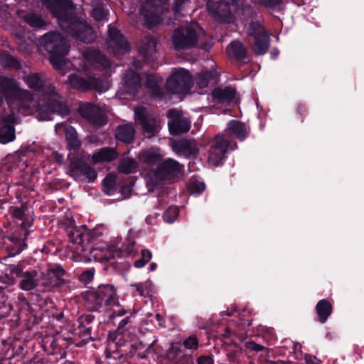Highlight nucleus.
I'll return each instance as SVG.
<instances>
[{
	"mask_svg": "<svg viewBox=\"0 0 364 364\" xmlns=\"http://www.w3.org/2000/svg\"><path fill=\"white\" fill-rule=\"evenodd\" d=\"M43 4L57 18L60 27L75 38L92 43L96 35L90 26L73 16V9L67 0H42Z\"/></svg>",
	"mask_w": 364,
	"mask_h": 364,
	"instance_id": "f257e3e1",
	"label": "nucleus"
},
{
	"mask_svg": "<svg viewBox=\"0 0 364 364\" xmlns=\"http://www.w3.org/2000/svg\"><path fill=\"white\" fill-rule=\"evenodd\" d=\"M23 80L31 89L41 91L44 100L48 102V105H38L36 107L37 117L39 120H50L54 113L60 115L68 114V109L59 100L55 88L46 82V77L43 75L31 73L24 76Z\"/></svg>",
	"mask_w": 364,
	"mask_h": 364,
	"instance_id": "f03ea898",
	"label": "nucleus"
},
{
	"mask_svg": "<svg viewBox=\"0 0 364 364\" xmlns=\"http://www.w3.org/2000/svg\"><path fill=\"white\" fill-rule=\"evenodd\" d=\"M87 302L93 310L104 306L110 320L126 314V310L119 304L115 288L110 284L100 285L97 289L88 292Z\"/></svg>",
	"mask_w": 364,
	"mask_h": 364,
	"instance_id": "7ed1b4c3",
	"label": "nucleus"
},
{
	"mask_svg": "<svg viewBox=\"0 0 364 364\" xmlns=\"http://www.w3.org/2000/svg\"><path fill=\"white\" fill-rule=\"evenodd\" d=\"M43 48L50 53V62L56 70L65 65L64 57L68 53L70 46L67 41L57 32L45 34L41 40Z\"/></svg>",
	"mask_w": 364,
	"mask_h": 364,
	"instance_id": "20e7f679",
	"label": "nucleus"
},
{
	"mask_svg": "<svg viewBox=\"0 0 364 364\" xmlns=\"http://www.w3.org/2000/svg\"><path fill=\"white\" fill-rule=\"evenodd\" d=\"M204 40V31L196 22L186 28L177 29L172 36L174 48L177 50L188 49L199 43L202 46Z\"/></svg>",
	"mask_w": 364,
	"mask_h": 364,
	"instance_id": "39448f33",
	"label": "nucleus"
},
{
	"mask_svg": "<svg viewBox=\"0 0 364 364\" xmlns=\"http://www.w3.org/2000/svg\"><path fill=\"white\" fill-rule=\"evenodd\" d=\"M166 0H141L140 16L143 18V23L151 27L162 21L159 14L161 7L165 4Z\"/></svg>",
	"mask_w": 364,
	"mask_h": 364,
	"instance_id": "423d86ee",
	"label": "nucleus"
},
{
	"mask_svg": "<svg viewBox=\"0 0 364 364\" xmlns=\"http://www.w3.org/2000/svg\"><path fill=\"white\" fill-rule=\"evenodd\" d=\"M193 85L190 73L183 68L175 70L166 82L167 89L174 94L188 92Z\"/></svg>",
	"mask_w": 364,
	"mask_h": 364,
	"instance_id": "0eeeda50",
	"label": "nucleus"
},
{
	"mask_svg": "<svg viewBox=\"0 0 364 364\" xmlns=\"http://www.w3.org/2000/svg\"><path fill=\"white\" fill-rule=\"evenodd\" d=\"M183 166L176 160L167 159L160 163L159 166L154 173V178H150L147 184L153 189L158 185V181L171 179L178 174Z\"/></svg>",
	"mask_w": 364,
	"mask_h": 364,
	"instance_id": "6e6552de",
	"label": "nucleus"
},
{
	"mask_svg": "<svg viewBox=\"0 0 364 364\" xmlns=\"http://www.w3.org/2000/svg\"><path fill=\"white\" fill-rule=\"evenodd\" d=\"M11 92L16 93L21 101L23 108L30 109L34 107L32 94L26 90H21L16 80L11 78L0 77V93Z\"/></svg>",
	"mask_w": 364,
	"mask_h": 364,
	"instance_id": "1a4fd4ad",
	"label": "nucleus"
},
{
	"mask_svg": "<svg viewBox=\"0 0 364 364\" xmlns=\"http://www.w3.org/2000/svg\"><path fill=\"white\" fill-rule=\"evenodd\" d=\"M230 142L223 135H217L210 141L208 162L214 166L222 163L226 152L232 150Z\"/></svg>",
	"mask_w": 364,
	"mask_h": 364,
	"instance_id": "9d476101",
	"label": "nucleus"
},
{
	"mask_svg": "<svg viewBox=\"0 0 364 364\" xmlns=\"http://www.w3.org/2000/svg\"><path fill=\"white\" fill-rule=\"evenodd\" d=\"M68 174L76 181L87 179L89 183L93 182L97 177L95 169L84 161L72 159L69 164Z\"/></svg>",
	"mask_w": 364,
	"mask_h": 364,
	"instance_id": "9b49d317",
	"label": "nucleus"
},
{
	"mask_svg": "<svg viewBox=\"0 0 364 364\" xmlns=\"http://www.w3.org/2000/svg\"><path fill=\"white\" fill-rule=\"evenodd\" d=\"M65 272L60 265L50 267L46 272L41 276V285L43 291H52L55 288L59 287L65 283L63 277Z\"/></svg>",
	"mask_w": 364,
	"mask_h": 364,
	"instance_id": "f8f14e48",
	"label": "nucleus"
},
{
	"mask_svg": "<svg viewBox=\"0 0 364 364\" xmlns=\"http://www.w3.org/2000/svg\"><path fill=\"white\" fill-rule=\"evenodd\" d=\"M237 0H223L208 4V10L218 21L229 22L231 14L236 9Z\"/></svg>",
	"mask_w": 364,
	"mask_h": 364,
	"instance_id": "ddd939ff",
	"label": "nucleus"
},
{
	"mask_svg": "<svg viewBox=\"0 0 364 364\" xmlns=\"http://www.w3.org/2000/svg\"><path fill=\"white\" fill-rule=\"evenodd\" d=\"M69 82L73 88L80 90L95 89L100 92H105L109 89L107 82L91 77L85 79L77 74L70 75Z\"/></svg>",
	"mask_w": 364,
	"mask_h": 364,
	"instance_id": "4468645a",
	"label": "nucleus"
},
{
	"mask_svg": "<svg viewBox=\"0 0 364 364\" xmlns=\"http://www.w3.org/2000/svg\"><path fill=\"white\" fill-rule=\"evenodd\" d=\"M134 114L135 120L145 132L154 135L159 131V121L149 114L146 108L137 107L134 110Z\"/></svg>",
	"mask_w": 364,
	"mask_h": 364,
	"instance_id": "2eb2a0df",
	"label": "nucleus"
},
{
	"mask_svg": "<svg viewBox=\"0 0 364 364\" xmlns=\"http://www.w3.org/2000/svg\"><path fill=\"white\" fill-rule=\"evenodd\" d=\"M108 33L107 48L114 54H124L130 50L128 42L117 28H109Z\"/></svg>",
	"mask_w": 364,
	"mask_h": 364,
	"instance_id": "dca6fc26",
	"label": "nucleus"
},
{
	"mask_svg": "<svg viewBox=\"0 0 364 364\" xmlns=\"http://www.w3.org/2000/svg\"><path fill=\"white\" fill-rule=\"evenodd\" d=\"M174 151L188 157H195L199 151L198 144L194 140L181 139L172 142Z\"/></svg>",
	"mask_w": 364,
	"mask_h": 364,
	"instance_id": "f3484780",
	"label": "nucleus"
},
{
	"mask_svg": "<svg viewBox=\"0 0 364 364\" xmlns=\"http://www.w3.org/2000/svg\"><path fill=\"white\" fill-rule=\"evenodd\" d=\"M83 109L84 117L94 124L101 127L106 123L105 114L98 107L87 105Z\"/></svg>",
	"mask_w": 364,
	"mask_h": 364,
	"instance_id": "a211bd4d",
	"label": "nucleus"
},
{
	"mask_svg": "<svg viewBox=\"0 0 364 364\" xmlns=\"http://www.w3.org/2000/svg\"><path fill=\"white\" fill-rule=\"evenodd\" d=\"M39 277L37 271L32 269L23 272L21 275L20 288L23 291H31L38 284Z\"/></svg>",
	"mask_w": 364,
	"mask_h": 364,
	"instance_id": "6ab92c4d",
	"label": "nucleus"
},
{
	"mask_svg": "<svg viewBox=\"0 0 364 364\" xmlns=\"http://www.w3.org/2000/svg\"><path fill=\"white\" fill-rule=\"evenodd\" d=\"M117 153L113 148H102L92 156V161L94 164L110 162L117 157Z\"/></svg>",
	"mask_w": 364,
	"mask_h": 364,
	"instance_id": "aec40b11",
	"label": "nucleus"
},
{
	"mask_svg": "<svg viewBox=\"0 0 364 364\" xmlns=\"http://www.w3.org/2000/svg\"><path fill=\"white\" fill-rule=\"evenodd\" d=\"M122 255V252L115 250V247L112 246L106 250L92 249L90 250V257L96 261H107L114 257H119Z\"/></svg>",
	"mask_w": 364,
	"mask_h": 364,
	"instance_id": "412c9836",
	"label": "nucleus"
},
{
	"mask_svg": "<svg viewBox=\"0 0 364 364\" xmlns=\"http://www.w3.org/2000/svg\"><path fill=\"white\" fill-rule=\"evenodd\" d=\"M141 86L139 75L135 72L129 71L124 76V90L127 92L134 94Z\"/></svg>",
	"mask_w": 364,
	"mask_h": 364,
	"instance_id": "4be33fe9",
	"label": "nucleus"
},
{
	"mask_svg": "<svg viewBox=\"0 0 364 364\" xmlns=\"http://www.w3.org/2000/svg\"><path fill=\"white\" fill-rule=\"evenodd\" d=\"M168 125L170 132L173 135L187 132L190 129V122L183 117L169 120Z\"/></svg>",
	"mask_w": 364,
	"mask_h": 364,
	"instance_id": "5701e85b",
	"label": "nucleus"
},
{
	"mask_svg": "<svg viewBox=\"0 0 364 364\" xmlns=\"http://www.w3.org/2000/svg\"><path fill=\"white\" fill-rule=\"evenodd\" d=\"M138 156L139 160L150 166L157 164L161 160V154L154 149L141 151Z\"/></svg>",
	"mask_w": 364,
	"mask_h": 364,
	"instance_id": "b1692460",
	"label": "nucleus"
},
{
	"mask_svg": "<svg viewBox=\"0 0 364 364\" xmlns=\"http://www.w3.org/2000/svg\"><path fill=\"white\" fill-rule=\"evenodd\" d=\"M156 50V42L150 36L144 38L139 46V52L145 58L151 57Z\"/></svg>",
	"mask_w": 364,
	"mask_h": 364,
	"instance_id": "393cba45",
	"label": "nucleus"
},
{
	"mask_svg": "<svg viewBox=\"0 0 364 364\" xmlns=\"http://www.w3.org/2000/svg\"><path fill=\"white\" fill-rule=\"evenodd\" d=\"M212 96L215 100L220 102H228L234 99L235 91L231 87L218 88L213 91Z\"/></svg>",
	"mask_w": 364,
	"mask_h": 364,
	"instance_id": "a878e982",
	"label": "nucleus"
},
{
	"mask_svg": "<svg viewBox=\"0 0 364 364\" xmlns=\"http://www.w3.org/2000/svg\"><path fill=\"white\" fill-rule=\"evenodd\" d=\"M134 133L135 130L132 125L124 124L117 127L115 135L117 139L129 143L133 139Z\"/></svg>",
	"mask_w": 364,
	"mask_h": 364,
	"instance_id": "bb28decb",
	"label": "nucleus"
},
{
	"mask_svg": "<svg viewBox=\"0 0 364 364\" xmlns=\"http://www.w3.org/2000/svg\"><path fill=\"white\" fill-rule=\"evenodd\" d=\"M319 321L324 323L332 312V306L326 299L320 300L316 306Z\"/></svg>",
	"mask_w": 364,
	"mask_h": 364,
	"instance_id": "cd10ccee",
	"label": "nucleus"
},
{
	"mask_svg": "<svg viewBox=\"0 0 364 364\" xmlns=\"http://www.w3.org/2000/svg\"><path fill=\"white\" fill-rule=\"evenodd\" d=\"M255 43L252 46V50L257 55H263L269 49V39L267 34H264L260 36H256L254 38Z\"/></svg>",
	"mask_w": 364,
	"mask_h": 364,
	"instance_id": "c85d7f7f",
	"label": "nucleus"
},
{
	"mask_svg": "<svg viewBox=\"0 0 364 364\" xmlns=\"http://www.w3.org/2000/svg\"><path fill=\"white\" fill-rule=\"evenodd\" d=\"M26 234H27V232L26 230L24 229L23 230V237H21V235H18V234L16 233H14L9 238H10V240L11 241V242L13 243V245H12V247H11V251H12L11 252V254L12 255H15L16 254H19L20 252H21L23 251V250L26 247V243H25V239H26Z\"/></svg>",
	"mask_w": 364,
	"mask_h": 364,
	"instance_id": "c756f323",
	"label": "nucleus"
},
{
	"mask_svg": "<svg viewBox=\"0 0 364 364\" xmlns=\"http://www.w3.org/2000/svg\"><path fill=\"white\" fill-rule=\"evenodd\" d=\"M138 164L136 161L131 158H124L122 159L117 166V170L120 173L129 174L136 172Z\"/></svg>",
	"mask_w": 364,
	"mask_h": 364,
	"instance_id": "7c9ffc66",
	"label": "nucleus"
},
{
	"mask_svg": "<svg viewBox=\"0 0 364 364\" xmlns=\"http://www.w3.org/2000/svg\"><path fill=\"white\" fill-rule=\"evenodd\" d=\"M226 132H230V133L235 134L242 140H243L247 134V131L245 124L235 120L229 122Z\"/></svg>",
	"mask_w": 364,
	"mask_h": 364,
	"instance_id": "2f4dec72",
	"label": "nucleus"
},
{
	"mask_svg": "<svg viewBox=\"0 0 364 364\" xmlns=\"http://www.w3.org/2000/svg\"><path fill=\"white\" fill-rule=\"evenodd\" d=\"M228 52L237 59L242 60L246 58V49L239 41H234L228 47Z\"/></svg>",
	"mask_w": 364,
	"mask_h": 364,
	"instance_id": "473e14b6",
	"label": "nucleus"
},
{
	"mask_svg": "<svg viewBox=\"0 0 364 364\" xmlns=\"http://www.w3.org/2000/svg\"><path fill=\"white\" fill-rule=\"evenodd\" d=\"M215 77V72L213 70L201 72L198 74L196 78V85L199 88L206 87Z\"/></svg>",
	"mask_w": 364,
	"mask_h": 364,
	"instance_id": "72a5a7b5",
	"label": "nucleus"
},
{
	"mask_svg": "<svg viewBox=\"0 0 364 364\" xmlns=\"http://www.w3.org/2000/svg\"><path fill=\"white\" fill-rule=\"evenodd\" d=\"M65 138L69 149H76L80 146L76 131L73 127H69L65 129Z\"/></svg>",
	"mask_w": 364,
	"mask_h": 364,
	"instance_id": "f704fd0d",
	"label": "nucleus"
},
{
	"mask_svg": "<svg viewBox=\"0 0 364 364\" xmlns=\"http://www.w3.org/2000/svg\"><path fill=\"white\" fill-rule=\"evenodd\" d=\"M92 57H90L86 53L85 57L90 61H93L95 63L100 64L103 68H109L111 66V62L107 59L103 54L98 51H94L92 53Z\"/></svg>",
	"mask_w": 364,
	"mask_h": 364,
	"instance_id": "c9c22d12",
	"label": "nucleus"
},
{
	"mask_svg": "<svg viewBox=\"0 0 364 364\" xmlns=\"http://www.w3.org/2000/svg\"><path fill=\"white\" fill-rule=\"evenodd\" d=\"M14 129L11 125L3 126L0 129V142L6 144L14 139Z\"/></svg>",
	"mask_w": 364,
	"mask_h": 364,
	"instance_id": "e433bc0d",
	"label": "nucleus"
},
{
	"mask_svg": "<svg viewBox=\"0 0 364 364\" xmlns=\"http://www.w3.org/2000/svg\"><path fill=\"white\" fill-rule=\"evenodd\" d=\"M24 21L31 26L34 28H42L45 26V21L43 19L35 14H28L23 16Z\"/></svg>",
	"mask_w": 364,
	"mask_h": 364,
	"instance_id": "4c0bfd02",
	"label": "nucleus"
},
{
	"mask_svg": "<svg viewBox=\"0 0 364 364\" xmlns=\"http://www.w3.org/2000/svg\"><path fill=\"white\" fill-rule=\"evenodd\" d=\"M159 79L153 75H149L147 76L146 80V86L151 89L152 91V93L155 96H158L161 94V91L159 88L158 83H159Z\"/></svg>",
	"mask_w": 364,
	"mask_h": 364,
	"instance_id": "58836bf2",
	"label": "nucleus"
},
{
	"mask_svg": "<svg viewBox=\"0 0 364 364\" xmlns=\"http://www.w3.org/2000/svg\"><path fill=\"white\" fill-rule=\"evenodd\" d=\"M266 31L264 27L258 22H252L250 23L247 28V34L249 36L256 38V36H260L266 34Z\"/></svg>",
	"mask_w": 364,
	"mask_h": 364,
	"instance_id": "ea45409f",
	"label": "nucleus"
},
{
	"mask_svg": "<svg viewBox=\"0 0 364 364\" xmlns=\"http://www.w3.org/2000/svg\"><path fill=\"white\" fill-rule=\"evenodd\" d=\"M258 4L269 8L272 11L282 10L283 4L281 0H256Z\"/></svg>",
	"mask_w": 364,
	"mask_h": 364,
	"instance_id": "a19ab883",
	"label": "nucleus"
},
{
	"mask_svg": "<svg viewBox=\"0 0 364 364\" xmlns=\"http://www.w3.org/2000/svg\"><path fill=\"white\" fill-rule=\"evenodd\" d=\"M117 176L114 173L107 175L103 181L105 192L109 194L110 191L114 188L116 184Z\"/></svg>",
	"mask_w": 364,
	"mask_h": 364,
	"instance_id": "79ce46f5",
	"label": "nucleus"
},
{
	"mask_svg": "<svg viewBox=\"0 0 364 364\" xmlns=\"http://www.w3.org/2000/svg\"><path fill=\"white\" fill-rule=\"evenodd\" d=\"M179 210L177 207L172 206L168 208L163 215L164 220L167 223H173L178 216Z\"/></svg>",
	"mask_w": 364,
	"mask_h": 364,
	"instance_id": "37998d69",
	"label": "nucleus"
},
{
	"mask_svg": "<svg viewBox=\"0 0 364 364\" xmlns=\"http://www.w3.org/2000/svg\"><path fill=\"white\" fill-rule=\"evenodd\" d=\"M70 241L76 245H80L84 240V233L79 229L74 228L69 233Z\"/></svg>",
	"mask_w": 364,
	"mask_h": 364,
	"instance_id": "c03bdc74",
	"label": "nucleus"
},
{
	"mask_svg": "<svg viewBox=\"0 0 364 364\" xmlns=\"http://www.w3.org/2000/svg\"><path fill=\"white\" fill-rule=\"evenodd\" d=\"M189 4V0H174L173 4V11L176 14H178L184 11Z\"/></svg>",
	"mask_w": 364,
	"mask_h": 364,
	"instance_id": "a18cd8bd",
	"label": "nucleus"
},
{
	"mask_svg": "<svg viewBox=\"0 0 364 364\" xmlns=\"http://www.w3.org/2000/svg\"><path fill=\"white\" fill-rule=\"evenodd\" d=\"M183 346L187 349L195 350L198 348V341L195 336H189L184 341Z\"/></svg>",
	"mask_w": 364,
	"mask_h": 364,
	"instance_id": "49530a36",
	"label": "nucleus"
},
{
	"mask_svg": "<svg viewBox=\"0 0 364 364\" xmlns=\"http://www.w3.org/2000/svg\"><path fill=\"white\" fill-rule=\"evenodd\" d=\"M92 16L96 21H102L106 18L107 13L101 7H96L92 11Z\"/></svg>",
	"mask_w": 364,
	"mask_h": 364,
	"instance_id": "de8ad7c7",
	"label": "nucleus"
},
{
	"mask_svg": "<svg viewBox=\"0 0 364 364\" xmlns=\"http://www.w3.org/2000/svg\"><path fill=\"white\" fill-rule=\"evenodd\" d=\"M93 277H94V272L90 269V270H87V271H85L84 272H82L80 275L79 279L82 282H83L85 284H87L92 280Z\"/></svg>",
	"mask_w": 364,
	"mask_h": 364,
	"instance_id": "09e8293b",
	"label": "nucleus"
},
{
	"mask_svg": "<svg viewBox=\"0 0 364 364\" xmlns=\"http://www.w3.org/2000/svg\"><path fill=\"white\" fill-rule=\"evenodd\" d=\"M132 286L133 287H135L136 291L138 292V294L140 296H143L146 293L149 292V284H148V282H146L144 284H143V283H138V284H132Z\"/></svg>",
	"mask_w": 364,
	"mask_h": 364,
	"instance_id": "8fccbe9b",
	"label": "nucleus"
},
{
	"mask_svg": "<svg viewBox=\"0 0 364 364\" xmlns=\"http://www.w3.org/2000/svg\"><path fill=\"white\" fill-rule=\"evenodd\" d=\"M134 242H130L129 244L127 245L126 247L124 245L123 246V250H121V249L115 247V250L116 251L118 250L122 252V255L120 257H122L124 255H130L134 252Z\"/></svg>",
	"mask_w": 364,
	"mask_h": 364,
	"instance_id": "3c124183",
	"label": "nucleus"
},
{
	"mask_svg": "<svg viewBox=\"0 0 364 364\" xmlns=\"http://www.w3.org/2000/svg\"><path fill=\"white\" fill-rule=\"evenodd\" d=\"M245 346L250 350H252V351H255V352H259V351H262L263 349H264V346L260 345V344H258V343H256L253 341H247L245 343Z\"/></svg>",
	"mask_w": 364,
	"mask_h": 364,
	"instance_id": "603ef678",
	"label": "nucleus"
},
{
	"mask_svg": "<svg viewBox=\"0 0 364 364\" xmlns=\"http://www.w3.org/2000/svg\"><path fill=\"white\" fill-rule=\"evenodd\" d=\"M167 116L168 118H170V120H174L175 119L182 118V117L181 116L180 111L176 109H170L168 112Z\"/></svg>",
	"mask_w": 364,
	"mask_h": 364,
	"instance_id": "864d4df0",
	"label": "nucleus"
},
{
	"mask_svg": "<svg viewBox=\"0 0 364 364\" xmlns=\"http://www.w3.org/2000/svg\"><path fill=\"white\" fill-rule=\"evenodd\" d=\"M198 364H213V358L210 356H200L198 359Z\"/></svg>",
	"mask_w": 364,
	"mask_h": 364,
	"instance_id": "5fc2aeb1",
	"label": "nucleus"
},
{
	"mask_svg": "<svg viewBox=\"0 0 364 364\" xmlns=\"http://www.w3.org/2000/svg\"><path fill=\"white\" fill-rule=\"evenodd\" d=\"M152 255L151 252L148 250H141V259L144 261L149 262L151 259Z\"/></svg>",
	"mask_w": 364,
	"mask_h": 364,
	"instance_id": "6e6d98bb",
	"label": "nucleus"
},
{
	"mask_svg": "<svg viewBox=\"0 0 364 364\" xmlns=\"http://www.w3.org/2000/svg\"><path fill=\"white\" fill-rule=\"evenodd\" d=\"M24 215V210L22 208H16L13 212V215L17 218H22Z\"/></svg>",
	"mask_w": 364,
	"mask_h": 364,
	"instance_id": "4d7b16f0",
	"label": "nucleus"
},
{
	"mask_svg": "<svg viewBox=\"0 0 364 364\" xmlns=\"http://www.w3.org/2000/svg\"><path fill=\"white\" fill-rule=\"evenodd\" d=\"M193 185L196 186L195 190L198 193H201L205 190V186L203 183L196 182Z\"/></svg>",
	"mask_w": 364,
	"mask_h": 364,
	"instance_id": "13d9d810",
	"label": "nucleus"
},
{
	"mask_svg": "<svg viewBox=\"0 0 364 364\" xmlns=\"http://www.w3.org/2000/svg\"><path fill=\"white\" fill-rule=\"evenodd\" d=\"M10 272L12 274H16V276L20 277H21V274L23 273L21 269L16 266L11 267Z\"/></svg>",
	"mask_w": 364,
	"mask_h": 364,
	"instance_id": "bf43d9fd",
	"label": "nucleus"
},
{
	"mask_svg": "<svg viewBox=\"0 0 364 364\" xmlns=\"http://www.w3.org/2000/svg\"><path fill=\"white\" fill-rule=\"evenodd\" d=\"M305 363L306 364H317L316 358L315 357L306 356L305 357Z\"/></svg>",
	"mask_w": 364,
	"mask_h": 364,
	"instance_id": "052dcab7",
	"label": "nucleus"
},
{
	"mask_svg": "<svg viewBox=\"0 0 364 364\" xmlns=\"http://www.w3.org/2000/svg\"><path fill=\"white\" fill-rule=\"evenodd\" d=\"M146 263H147L146 262L144 261V259L141 258L134 262V266L136 268H141V267H144Z\"/></svg>",
	"mask_w": 364,
	"mask_h": 364,
	"instance_id": "680f3d73",
	"label": "nucleus"
},
{
	"mask_svg": "<svg viewBox=\"0 0 364 364\" xmlns=\"http://www.w3.org/2000/svg\"><path fill=\"white\" fill-rule=\"evenodd\" d=\"M6 59L9 61V63L6 64L8 66H15L17 64L16 59L11 56H7Z\"/></svg>",
	"mask_w": 364,
	"mask_h": 364,
	"instance_id": "e2e57ef3",
	"label": "nucleus"
},
{
	"mask_svg": "<svg viewBox=\"0 0 364 364\" xmlns=\"http://www.w3.org/2000/svg\"><path fill=\"white\" fill-rule=\"evenodd\" d=\"M233 334H235L234 332H232L229 328H226L223 333V337L225 338H228Z\"/></svg>",
	"mask_w": 364,
	"mask_h": 364,
	"instance_id": "0e129e2a",
	"label": "nucleus"
},
{
	"mask_svg": "<svg viewBox=\"0 0 364 364\" xmlns=\"http://www.w3.org/2000/svg\"><path fill=\"white\" fill-rule=\"evenodd\" d=\"M129 322V317H126L124 318H123L119 324V328H123L124 326H125Z\"/></svg>",
	"mask_w": 364,
	"mask_h": 364,
	"instance_id": "69168bd1",
	"label": "nucleus"
},
{
	"mask_svg": "<svg viewBox=\"0 0 364 364\" xmlns=\"http://www.w3.org/2000/svg\"><path fill=\"white\" fill-rule=\"evenodd\" d=\"M81 318H82L83 321H87V322H88V323H90V322H92V320H93V316H91V315H87V316H85L82 317Z\"/></svg>",
	"mask_w": 364,
	"mask_h": 364,
	"instance_id": "338daca9",
	"label": "nucleus"
},
{
	"mask_svg": "<svg viewBox=\"0 0 364 364\" xmlns=\"http://www.w3.org/2000/svg\"><path fill=\"white\" fill-rule=\"evenodd\" d=\"M55 159L59 162L61 163L63 161V156L58 154L55 153Z\"/></svg>",
	"mask_w": 364,
	"mask_h": 364,
	"instance_id": "774afa93",
	"label": "nucleus"
}]
</instances>
